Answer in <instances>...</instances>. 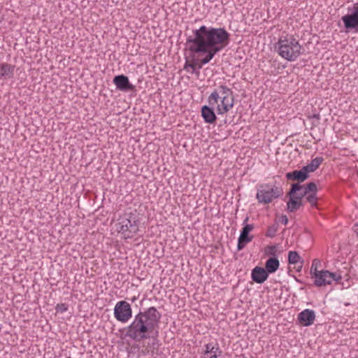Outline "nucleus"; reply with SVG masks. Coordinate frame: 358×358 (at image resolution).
<instances>
[{
	"label": "nucleus",
	"instance_id": "f257e3e1",
	"mask_svg": "<svg viewBox=\"0 0 358 358\" xmlns=\"http://www.w3.org/2000/svg\"><path fill=\"white\" fill-rule=\"evenodd\" d=\"M230 34L222 27L201 26L198 29L193 30V35L187 38L189 52L193 57L204 55L201 59H192V62L185 63L184 69H192V73H197L196 67L201 69L203 65L210 62L215 55L224 49L229 43Z\"/></svg>",
	"mask_w": 358,
	"mask_h": 358
},
{
	"label": "nucleus",
	"instance_id": "f03ea898",
	"mask_svg": "<svg viewBox=\"0 0 358 358\" xmlns=\"http://www.w3.org/2000/svg\"><path fill=\"white\" fill-rule=\"evenodd\" d=\"M161 313L154 307H150L144 311H139L133 317L131 324L125 329V337L134 341L141 342L148 338L152 339V346L159 341V324Z\"/></svg>",
	"mask_w": 358,
	"mask_h": 358
},
{
	"label": "nucleus",
	"instance_id": "7ed1b4c3",
	"mask_svg": "<svg viewBox=\"0 0 358 358\" xmlns=\"http://www.w3.org/2000/svg\"><path fill=\"white\" fill-rule=\"evenodd\" d=\"M208 102L213 106L215 103L216 111L218 115H223L229 112L234 105V98L232 90L226 85H221L218 90H215L208 96Z\"/></svg>",
	"mask_w": 358,
	"mask_h": 358
},
{
	"label": "nucleus",
	"instance_id": "20e7f679",
	"mask_svg": "<svg viewBox=\"0 0 358 358\" xmlns=\"http://www.w3.org/2000/svg\"><path fill=\"white\" fill-rule=\"evenodd\" d=\"M302 46L293 35L281 36L275 45V50L283 59L295 61L302 54Z\"/></svg>",
	"mask_w": 358,
	"mask_h": 358
},
{
	"label": "nucleus",
	"instance_id": "39448f33",
	"mask_svg": "<svg viewBox=\"0 0 358 358\" xmlns=\"http://www.w3.org/2000/svg\"><path fill=\"white\" fill-rule=\"evenodd\" d=\"M117 230L126 237L130 238L138 231L139 220L136 212L125 213L118 219Z\"/></svg>",
	"mask_w": 358,
	"mask_h": 358
},
{
	"label": "nucleus",
	"instance_id": "423d86ee",
	"mask_svg": "<svg viewBox=\"0 0 358 358\" xmlns=\"http://www.w3.org/2000/svg\"><path fill=\"white\" fill-rule=\"evenodd\" d=\"M283 194L281 187L271 184L260 185L257 189V199L261 203H269L273 199L280 197Z\"/></svg>",
	"mask_w": 358,
	"mask_h": 358
},
{
	"label": "nucleus",
	"instance_id": "0eeeda50",
	"mask_svg": "<svg viewBox=\"0 0 358 358\" xmlns=\"http://www.w3.org/2000/svg\"><path fill=\"white\" fill-rule=\"evenodd\" d=\"M348 13L341 18L344 27L347 30L358 31V3H354L348 8Z\"/></svg>",
	"mask_w": 358,
	"mask_h": 358
},
{
	"label": "nucleus",
	"instance_id": "6e6552de",
	"mask_svg": "<svg viewBox=\"0 0 358 358\" xmlns=\"http://www.w3.org/2000/svg\"><path fill=\"white\" fill-rule=\"evenodd\" d=\"M114 315L119 322H127L132 317L131 305L125 301H118L114 308Z\"/></svg>",
	"mask_w": 358,
	"mask_h": 358
},
{
	"label": "nucleus",
	"instance_id": "1a4fd4ad",
	"mask_svg": "<svg viewBox=\"0 0 358 358\" xmlns=\"http://www.w3.org/2000/svg\"><path fill=\"white\" fill-rule=\"evenodd\" d=\"M320 275L318 280H315L314 285L317 287H322L330 285L332 282H338L342 279L339 273H331L327 270L320 271Z\"/></svg>",
	"mask_w": 358,
	"mask_h": 358
},
{
	"label": "nucleus",
	"instance_id": "9d476101",
	"mask_svg": "<svg viewBox=\"0 0 358 358\" xmlns=\"http://www.w3.org/2000/svg\"><path fill=\"white\" fill-rule=\"evenodd\" d=\"M113 82L118 90L122 92L135 90V86L129 82V78L123 74L115 76Z\"/></svg>",
	"mask_w": 358,
	"mask_h": 358
},
{
	"label": "nucleus",
	"instance_id": "9b49d317",
	"mask_svg": "<svg viewBox=\"0 0 358 358\" xmlns=\"http://www.w3.org/2000/svg\"><path fill=\"white\" fill-rule=\"evenodd\" d=\"M297 320L301 325L309 327L315 320V313L313 310L305 309L298 314Z\"/></svg>",
	"mask_w": 358,
	"mask_h": 358
},
{
	"label": "nucleus",
	"instance_id": "f8f14e48",
	"mask_svg": "<svg viewBox=\"0 0 358 358\" xmlns=\"http://www.w3.org/2000/svg\"><path fill=\"white\" fill-rule=\"evenodd\" d=\"M268 278V273L264 268L255 266L251 271V278L256 283L262 284Z\"/></svg>",
	"mask_w": 358,
	"mask_h": 358
},
{
	"label": "nucleus",
	"instance_id": "ddd939ff",
	"mask_svg": "<svg viewBox=\"0 0 358 358\" xmlns=\"http://www.w3.org/2000/svg\"><path fill=\"white\" fill-rule=\"evenodd\" d=\"M309 178V174L303 166L300 170H294L286 173V178L289 180L298 181L302 182Z\"/></svg>",
	"mask_w": 358,
	"mask_h": 358
},
{
	"label": "nucleus",
	"instance_id": "4468645a",
	"mask_svg": "<svg viewBox=\"0 0 358 358\" xmlns=\"http://www.w3.org/2000/svg\"><path fill=\"white\" fill-rule=\"evenodd\" d=\"M201 115L206 123L214 124L217 120V116L212 106H203L201 108Z\"/></svg>",
	"mask_w": 358,
	"mask_h": 358
},
{
	"label": "nucleus",
	"instance_id": "2eb2a0df",
	"mask_svg": "<svg viewBox=\"0 0 358 358\" xmlns=\"http://www.w3.org/2000/svg\"><path fill=\"white\" fill-rule=\"evenodd\" d=\"M302 196H289V201L287 202V210L289 213H294L303 206Z\"/></svg>",
	"mask_w": 358,
	"mask_h": 358
},
{
	"label": "nucleus",
	"instance_id": "dca6fc26",
	"mask_svg": "<svg viewBox=\"0 0 358 358\" xmlns=\"http://www.w3.org/2000/svg\"><path fill=\"white\" fill-rule=\"evenodd\" d=\"M15 66L7 63H1L0 64V76L6 78H11L13 77Z\"/></svg>",
	"mask_w": 358,
	"mask_h": 358
},
{
	"label": "nucleus",
	"instance_id": "f3484780",
	"mask_svg": "<svg viewBox=\"0 0 358 358\" xmlns=\"http://www.w3.org/2000/svg\"><path fill=\"white\" fill-rule=\"evenodd\" d=\"M280 266V262L276 257H269L265 263V269L269 273H275Z\"/></svg>",
	"mask_w": 358,
	"mask_h": 358
},
{
	"label": "nucleus",
	"instance_id": "a211bd4d",
	"mask_svg": "<svg viewBox=\"0 0 358 358\" xmlns=\"http://www.w3.org/2000/svg\"><path fill=\"white\" fill-rule=\"evenodd\" d=\"M253 236H250L249 233L245 231H241L240 236L238 239L237 250L238 251L243 250L245 245L252 241Z\"/></svg>",
	"mask_w": 358,
	"mask_h": 358
},
{
	"label": "nucleus",
	"instance_id": "6ab92c4d",
	"mask_svg": "<svg viewBox=\"0 0 358 358\" xmlns=\"http://www.w3.org/2000/svg\"><path fill=\"white\" fill-rule=\"evenodd\" d=\"M323 160L324 159L321 157H315V159H312L309 164H308L306 166H304L303 167L309 174V173L314 172L315 170H317Z\"/></svg>",
	"mask_w": 358,
	"mask_h": 358
},
{
	"label": "nucleus",
	"instance_id": "aec40b11",
	"mask_svg": "<svg viewBox=\"0 0 358 358\" xmlns=\"http://www.w3.org/2000/svg\"><path fill=\"white\" fill-rule=\"evenodd\" d=\"M320 266V262L317 259H313L312 262V265L310 267V273L311 275V278H315V280H318L319 276L321 274L320 271L317 270V267Z\"/></svg>",
	"mask_w": 358,
	"mask_h": 358
},
{
	"label": "nucleus",
	"instance_id": "412c9836",
	"mask_svg": "<svg viewBox=\"0 0 358 358\" xmlns=\"http://www.w3.org/2000/svg\"><path fill=\"white\" fill-rule=\"evenodd\" d=\"M317 187L316 184L315 182H311L303 185V192L300 194L304 197L306 194L310 193H317Z\"/></svg>",
	"mask_w": 358,
	"mask_h": 358
},
{
	"label": "nucleus",
	"instance_id": "4be33fe9",
	"mask_svg": "<svg viewBox=\"0 0 358 358\" xmlns=\"http://www.w3.org/2000/svg\"><path fill=\"white\" fill-rule=\"evenodd\" d=\"M303 263V260L296 251H289L288 253V262L289 264H296L299 262Z\"/></svg>",
	"mask_w": 358,
	"mask_h": 358
},
{
	"label": "nucleus",
	"instance_id": "5701e85b",
	"mask_svg": "<svg viewBox=\"0 0 358 358\" xmlns=\"http://www.w3.org/2000/svg\"><path fill=\"white\" fill-rule=\"evenodd\" d=\"M303 189V185H301L299 182L293 183L291 186L289 191L287 193L288 196H300V194H297V192Z\"/></svg>",
	"mask_w": 358,
	"mask_h": 358
},
{
	"label": "nucleus",
	"instance_id": "b1692460",
	"mask_svg": "<svg viewBox=\"0 0 358 358\" xmlns=\"http://www.w3.org/2000/svg\"><path fill=\"white\" fill-rule=\"evenodd\" d=\"M304 197H306V201L311 205L312 207L317 206V202L318 200L317 193H310L306 194Z\"/></svg>",
	"mask_w": 358,
	"mask_h": 358
},
{
	"label": "nucleus",
	"instance_id": "393cba45",
	"mask_svg": "<svg viewBox=\"0 0 358 358\" xmlns=\"http://www.w3.org/2000/svg\"><path fill=\"white\" fill-rule=\"evenodd\" d=\"M278 230V223L275 222L273 224L268 228L266 233V236L269 238H273L275 236L277 231Z\"/></svg>",
	"mask_w": 358,
	"mask_h": 358
},
{
	"label": "nucleus",
	"instance_id": "a878e982",
	"mask_svg": "<svg viewBox=\"0 0 358 358\" xmlns=\"http://www.w3.org/2000/svg\"><path fill=\"white\" fill-rule=\"evenodd\" d=\"M222 353V352L220 349L218 344L216 343V347H215L214 350L207 355L209 358H217L221 356Z\"/></svg>",
	"mask_w": 358,
	"mask_h": 358
},
{
	"label": "nucleus",
	"instance_id": "bb28decb",
	"mask_svg": "<svg viewBox=\"0 0 358 358\" xmlns=\"http://www.w3.org/2000/svg\"><path fill=\"white\" fill-rule=\"evenodd\" d=\"M266 254L268 255H271L272 257H276L275 254L277 252V246L276 245H269L266 248Z\"/></svg>",
	"mask_w": 358,
	"mask_h": 358
},
{
	"label": "nucleus",
	"instance_id": "cd10ccee",
	"mask_svg": "<svg viewBox=\"0 0 358 358\" xmlns=\"http://www.w3.org/2000/svg\"><path fill=\"white\" fill-rule=\"evenodd\" d=\"M158 346H159V344H158V342L157 343V344L155 345V348H153V347L152 346V344L150 345V348H152V350H150L148 348H145V350H142L141 353L142 355L143 356H146L148 355H149L150 353L151 354V355H154V350L155 349H157L158 348Z\"/></svg>",
	"mask_w": 358,
	"mask_h": 358
},
{
	"label": "nucleus",
	"instance_id": "c85d7f7f",
	"mask_svg": "<svg viewBox=\"0 0 358 358\" xmlns=\"http://www.w3.org/2000/svg\"><path fill=\"white\" fill-rule=\"evenodd\" d=\"M68 310V307L65 303H58L56 306L57 312L64 313Z\"/></svg>",
	"mask_w": 358,
	"mask_h": 358
},
{
	"label": "nucleus",
	"instance_id": "c756f323",
	"mask_svg": "<svg viewBox=\"0 0 358 358\" xmlns=\"http://www.w3.org/2000/svg\"><path fill=\"white\" fill-rule=\"evenodd\" d=\"M215 347H216V344L215 345H213L211 343L206 344L205 345V355H207L210 353L214 350Z\"/></svg>",
	"mask_w": 358,
	"mask_h": 358
},
{
	"label": "nucleus",
	"instance_id": "7c9ffc66",
	"mask_svg": "<svg viewBox=\"0 0 358 358\" xmlns=\"http://www.w3.org/2000/svg\"><path fill=\"white\" fill-rule=\"evenodd\" d=\"M254 229L253 224H245L241 231H245V232L250 233Z\"/></svg>",
	"mask_w": 358,
	"mask_h": 358
},
{
	"label": "nucleus",
	"instance_id": "2f4dec72",
	"mask_svg": "<svg viewBox=\"0 0 358 358\" xmlns=\"http://www.w3.org/2000/svg\"><path fill=\"white\" fill-rule=\"evenodd\" d=\"M254 229L253 224H245L241 231H245V232L250 233Z\"/></svg>",
	"mask_w": 358,
	"mask_h": 358
},
{
	"label": "nucleus",
	"instance_id": "473e14b6",
	"mask_svg": "<svg viewBox=\"0 0 358 358\" xmlns=\"http://www.w3.org/2000/svg\"><path fill=\"white\" fill-rule=\"evenodd\" d=\"M280 220L281 223L285 224V225H286L287 224V222H288V218H287V215H282L281 216Z\"/></svg>",
	"mask_w": 358,
	"mask_h": 358
},
{
	"label": "nucleus",
	"instance_id": "72a5a7b5",
	"mask_svg": "<svg viewBox=\"0 0 358 358\" xmlns=\"http://www.w3.org/2000/svg\"><path fill=\"white\" fill-rule=\"evenodd\" d=\"M352 230L356 234V236H357V237L358 238V227L354 225L353 227H352Z\"/></svg>",
	"mask_w": 358,
	"mask_h": 358
},
{
	"label": "nucleus",
	"instance_id": "f704fd0d",
	"mask_svg": "<svg viewBox=\"0 0 358 358\" xmlns=\"http://www.w3.org/2000/svg\"><path fill=\"white\" fill-rule=\"evenodd\" d=\"M249 220L248 217H246L245 219L243 220V224H245Z\"/></svg>",
	"mask_w": 358,
	"mask_h": 358
},
{
	"label": "nucleus",
	"instance_id": "c9c22d12",
	"mask_svg": "<svg viewBox=\"0 0 358 358\" xmlns=\"http://www.w3.org/2000/svg\"><path fill=\"white\" fill-rule=\"evenodd\" d=\"M301 268H302V265H301V266H300V267H298L297 271H301Z\"/></svg>",
	"mask_w": 358,
	"mask_h": 358
},
{
	"label": "nucleus",
	"instance_id": "e433bc0d",
	"mask_svg": "<svg viewBox=\"0 0 358 358\" xmlns=\"http://www.w3.org/2000/svg\"><path fill=\"white\" fill-rule=\"evenodd\" d=\"M301 268H302V265H301V266H300V267H298L297 271H301Z\"/></svg>",
	"mask_w": 358,
	"mask_h": 358
},
{
	"label": "nucleus",
	"instance_id": "4c0bfd02",
	"mask_svg": "<svg viewBox=\"0 0 358 358\" xmlns=\"http://www.w3.org/2000/svg\"><path fill=\"white\" fill-rule=\"evenodd\" d=\"M355 226H357L358 227V222L355 224Z\"/></svg>",
	"mask_w": 358,
	"mask_h": 358
},
{
	"label": "nucleus",
	"instance_id": "58836bf2",
	"mask_svg": "<svg viewBox=\"0 0 358 358\" xmlns=\"http://www.w3.org/2000/svg\"><path fill=\"white\" fill-rule=\"evenodd\" d=\"M242 358H248L247 357L243 355V357Z\"/></svg>",
	"mask_w": 358,
	"mask_h": 358
},
{
	"label": "nucleus",
	"instance_id": "ea45409f",
	"mask_svg": "<svg viewBox=\"0 0 358 358\" xmlns=\"http://www.w3.org/2000/svg\"><path fill=\"white\" fill-rule=\"evenodd\" d=\"M67 358H71V357H67Z\"/></svg>",
	"mask_w": 358,
	"mask_h": 358
},
{
	"label": "nucleus",
	"instance_id": "a19ab883",
	"mask_svg": "<svg viewBox=\"0 0 358 358\" xmlns=\"http://www.w3.org/2000/svg\"><path fill=\"white\" fill-rule=\"evenodd\" d=\"M203 358H208V357H203ZM209 358V357H208Z\"/></svg>",
	"mask_w": 358,
	"mask_h": 358
}]
</instances>
